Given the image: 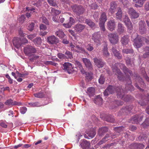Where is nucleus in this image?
<instances>
[{"label": "nucleus", "mask_w": 149, "mask_h": 149, "mask_svg": "<svg viewBox=\"0 0 149 149\" xmlns=\"http://www.w3.org/2000/svg\"><path fill=\"white\" fill-rule=\"evenodd\" d=\"M127 90H130V89L125 87L124 91L121 87H117L116 88L114 86H109L105 90L103 93L105 96H107L109 94H112L116 91L117 93V97L120 98L123 97L124 95V92Z\"/></svg>", "instance_id": "obj_1"}, {"label": "nucleus", "mask_w": 149, "mask_h": 149, "mask_svg": "<svg viewBox=\"0 0 149 149\" xmlns=\"http://www.w3.org/2000/svg\"><path fill=\"white\" fill-rule=\"evenodd\" d=\"M29 105L30 106L33 107H40L42 106L40 105L38 102L29 103Z\"/></svg>", "instance_id": "obj_43"}, {"label": "nucleus", "mask_w": 149, "mask_h": 149, "mask_svg": "<svg viewBox=\"0 0 149 149\" xmlns=\"http://www.w3.org/2000/svg\"><path fill=\"white\" fill-rule=\"evenodd\" d=\"M107 27L109 30L112 31L115 30L116 28V24L114 20H111L108 22L107 23Z\"/></svg>", "instance_id": "obj_16"}, {"label": "nucleus", "mask_w": 149, "mask_h": 149, "mask_svg": "<svg viewBox=\"0 0 149 149\" xmlns=\"http://www.w3.org/2000/svg\"><path fill=\"white\" fill-rule=\"evenodd\" d=\"M96 134V132L94 130H90L88 133V136L92 138H93L94 137L95 135Z\"/></svg>", "instance_id": "obj_46"}, {"label": "nucleus", "mask_w": 149, "mask_h": 149, "mask_svg": "<svg viewBox=\"0 0 149 149\" xmlns=\"http://www.w3.org/2000/svg\"><path fill=\"white\" fill-rule=\"evenodd\" d=\"M47 40V42L51 44H55L59 42L58 39L54 35L48 37Z\"/></svg>", "instance_id": "obj_9"}, {"label": "nucleus", "mask_w": 149, "mask_h": 149, "mask_svg": "<svg viewBox=\"0 0 149 149\" xmlns=\"http://www.w3.org/2000/svg\"><path fill=\"white\" fill-rule=\"evenodd\" d=\"M110 138L109 135V134H106L105 136L98 142L99 145H101L102 144L108 140H110Z\"/></svg>", "instance_id": "obj_27"}, {"label": "nucleus", "mask_w": 149, "mask_h": 149, "mask_svg": "<svg viewBox=\"0 0 149 149\" xmlns=\"http://www.w3.org/2000/svg\"><path fill=\"white\" fill-rule=\"evenodd\" d=\"M26 10L28 12L26 13V16L28 18L30 17L32 13L36 12L35 9L33 8H26Z\"/></svg>", "instance_id": "obj_23"}, {"label": "nucleus", "mask_w": 149, "mask_h": 149, "mask_svg": "<svg viewBox=\"0 0 149 149\" xmlns=\"http://www.w3.org/2000/svg\"><path fill=\"white\" fill-rule=\"evenodd\" d=\"M51 13L52 15H57L60 14L61 11L60 10L55 9V8H51Z\"/></svg>", "instance_id": "obj_36"}, {"label": "nucleus", "mask_w": 149, "mask_h": 149, "mask_svg": "<svg viewBox=\"0 0 149 149\" xmlns=\"http://www.w3.org/2000/svg\"><path fill=\"white\" fill-rule=\"evenodd\" d=\"M55 34L58 37L61 38H63L65 36L64 32L61 29L59 30L58 31L56 32Z\"/></svg>", "instance_id": "obj_33"}, {"label": "nucleus", "mask_w": 149, "mask_h": 149, "mask_svg": "<svg viewBox=\"0 0 149 149\" xmlns=\"http://www.w3.org/2000/svg\"><path fill=\"white\" fill-rule=\"evenodd\" d=\"M42 21V22L45 23L46 24H48V22L46 18L44 17H41Z\"/></svg>", "instance_id": "obj_60"}, {"label": "nucleus", "mask_w": 149, "mask_h": 149, "mask_svg": "<svg viewBox=\"0 0 149 149\" xmlns=\"http://www.w3.org/2000/svg\"><path fill=\"white\" fill-rule=\"evenodd\" d=\"M107 20L106 14L105 13H102L100 19L99 23H104Z\"/></svg>", "instance_id": "obj_26"}, {"label": "nucleus", "mask_w": 149, "mask_h": 149, "mask_svg": "<svg viewBox=\"0 0 149 149\" xmlns=\"http://www.w3.org/2000/svg\"><path fill=\"white\" fill-rule=\"evenodd\" d=\"M24 51L26 55L30 56L32 54L35 53L36 50L34 47L31 46L27 45L24 47Z\"/></svg>", "instance_id": "obj_6"}, {"label": "nucleus", "mask_w": 149, "mask_h": 149, "mask_svg": "<svg viewBox=\"0 0 149 149\" xmlns=\"http://www.w3.org/2000/svg\"><path fill=\"white\" fill-rule=\"evenodd\" d=\"M86 22L87 24L91 28H93L95 26V24L90 19H86Z\"/></svg>", "instance_id": "obj_41"}, {"label": "nucleus", "mask_w": 149, "mask_h": 149, "mask_svg": "<svg viewBox=\"0 0 149 149\" xmlns=\"http://www.w3.org/2000/svg\"><path fill=\"white\" fill-rule=\"evenodd\" d=\"M144 116L143 114L142 113L140 115V116L138 115L134 116L132 119V123L134 124H137L143 118Z\"/></svg>", "instance_id": "obj_13"}, {"label": "nucleus", "mask_w": 149, "mask_h": 149, "mask_svg": "<svg viewBox=\"0 0 149 149\" xmlns=\"http://www.w3.org/2000/svg\"><path fill=\"white\" fill-rule=\"evenodd\" d=\"M143 41H145L146 42L148 43L149 42V41H148L144 37H141L140 39L138 38H136L134 40V45L136 46L137 48H139L142 45V44Z\"/></svg>", "instance_id": "obj_4"}, {"label": "nucleus", "mask_w": 149, "mask_h": 149, "mask_svg": "<svg viewBox=\"0 0 149 149\" xmlns=\"http://www.w3.org/2000/svg\"><path fill=\"white\" fill-rule=\"evenodd\" d=\"M118 11L116 14V18L119 19H121L122 17V10L120 8H118Z\"/></svg>", "instance_id": "obj_35"}, {"label": "nucleus", "mask_w": 149, "mask_h": 149, "mask_svg": "<svg viewBox=\"0 0 149 149\" xmlns=\"http://www.w3.org/2000/svg\"><path fill=\"white\" fill-rule=\"evenodd\" d=\"M123 21L128 29L131 30L133 28V26L129 17L125 15L123 19Z\"/></svg>", "instance_id": "obj_10"}, {"label": "nucleus", "mask_w": 149, "mask_h": 149, "mask_svg": "<svg viewBox=\"0 0 149 149\" xmlns=\"http://www.w3.org/2000/svg\"><path fill=\"white\" fill-rule=\"evenodd\" d=\"M132 146L134 148V149H143L144 148V146L140 143L135 144Z\"/></svg>", "instance_id": "obj_39"}, {"label": "nucleus", "mask_w": 149, "mask_h": 149, "mask_svg": "<svg viewBox=\"0 0 149 149\" xmlns=\"http://www.w3.org/2000/svg\"><path fill=\"white\" fill-rule=\"evenodd\" d=\"M82 60L87 68L89 69H91L92 68V65L91 62L89 59L86 58H83Z\"/></svg>", "instance_id": "obj_22"}, {"label": "nucleus", "mask_w": 149, "mask_h": 149, "mask_svg": "<svg viewBox=\"0 0 149 149\" xmlns=\"http://www.w3.org/2000/svg\"><path fill=\"white\" fill-rule=\"evenodd\" d=\"M117 30L118 32L120 33H123L125 32V28L123 26V24L121 23H118Z\"/></svg>", "instance_id": "obj_25"}, {"label": "nucleus", "mask_w": 149, "mask_h": 149, "mask_svg": "<svg viewBox=\"0 0 149 149\" xmlns=\"http://www.w3.org/2000/svg\"><path fill=\"white\" fill-rule=\"evenodd\" d=\"M76 48L77 49V52H79L82 53H85L86 51L82 47H81L79 45H77Z\"/></svg>", "instance_id": "obj_45"}, {"label": "nucleus", "mask_w": 149, "mask_h": 149, "mask_svg": "<svg viewBox=\"0 0 149 149\" xmlns=\"http://www.w3.org/2000/svg\"><path fill=\"white\" fill-rule=\"evenodd\" d=\"M145 9L146 10H149V2H147L145 5Z\"/></svg>", "instance_id": "obj_64"}, {"label": "nucleus", "mask_w": 149, "mask_h": 149, "mask_svg": "<svg viewBox=\"0 0 149 149\" xmlns=\"http://www.w3.org/2000/svg\"><path fill=\"white\" fill-rule=\"evenodd\" d=\"M132 106L131 105L129 106L128 107H126L125 108L121 110L123 112H127V111H130L132 109Z\"/></svg>", "instance_id": "obj_44"}, {"label": "nucleus", "mask_w": 149, "mask_h": 149, "mask_svg": "<svg viewBox=\"0 0 149 149\" xmlns=\"http://www.w3.org/2000/svg\"><path fill=\"white\" fill-rule=\"evenodd\" d=\"M25 19V17L24 15H22L20 16L18 18V20L20 23H23Z\"/></svg>", "instance_id": "obj_54"}, {"label": "nucleus", "mask_w": 149, "mask_h": 149, "mask_svg": "<svg viewBox=\"0 0 149 149\" xmlns=\"http://www.w3.org/2000/svg\"><path fill=\"white\" fill-rule=\"evenodd\" d=\"M102 99L100 97H97L95 99L94 103L96 104L101 105L102 103Z\"/></svg>", "instance_id": "obj_37"}, {"label": "nucleus", "mask_w": 149, "mask_h": 149, "mask_svg": "<svg viewBox=\"0 0 149 149\" xmlns=\"http://www.w3.org/2000/svg\"><path fill=\"white\" fill-rule=\"evenodd\" d=\"M44 63L45 65L50 64L53 65L54 66H56L57 65H58V64L57 63L53 62L52 61H45Z\"/></svg>", "instance_id": "obj_55"}, {"label": "nucleus", "mask_w": 149, "mask_h": 149, "mask_svg": "<svg viewBox=\"0 0 149 149\" xmlns=\"http://www.w3.org/2000/svg\"><path fill=\"white\" fill-rule=\"evenodd\" d=\"M113 74L117 75V77L120 80H122L123 78V75L119 69H118L115 64L112 65L111 67Z\"/></svg>", "instance_id": "obj_7"}, {"label": "nucleus", "mask_w": 149, "mask_h": 149, "mask_svg": "<svg viewBox=\"0 0 149 149\" xmlns=\"http://www.w3.org/2000/svg\"><path fill=\"white\" fill-rule=\"evenodd\" d=\"M21 41V39L17 37H15L13 40L14 46L17 48L20 47L22 45Z\"/></svg>", "instance_id": "obj_15"}, {"label": "nucleus", "mask_w": 149, "mask_h": 149, "mask_svg": "<svg viewBox=\"0 0 149 149\" xmlns=\"http://www.w3.org/2000/svg\"><path fill=\"white\" fill-rule=\"evenodd\" d=\"M112 51L115 56L118 59H121L122 58L121 55L116 49V47H113L111 49Z\"/></svg>", "instance_id": "obj_21"}, {"label": "nucleus", "mask_w": 149, "mask_h": 149, "mask_svg": "<svg viewBox=\"0 0 149 149\" xmlns=\"http://www.w3.org/2000/svg\"><path fill=\"white\" fill-rule=\"evenodd\" d=\"M90 145L89 142L84 140L81 143L80 146L83 149H88Z\"/></svg>", "instance_id": "obj_19"}, {"label": "nucleus", "mask_w": 149, "mask_h": 149, "mask_svg": "<svg viewBox=\"0 0 149 149\" xmlns=\"http://www.w3.org/2000/svg\"><path fill=\"white\" fill-rule=\"evenodd\" d=\"M105 119L107 121L111 123H113L114 121V118L112 116H109L106 118Z\"/></svg>", "instance_id": "obj_51"}, {"label": "nucleus", "mask_w": 149, "mask_h": 149, "mask_svg": "<svg viewBox=\"0 0 149 149\" xmlns=\"http://www.w3.org/2000/svg\"><path fill=\"white\" fill-rule=\"evenodd\" d=\"M72 8L73 12L78 15L83 14L85 11L84 7L81 5H74Z\"/></svg>", "instance_id": "obj_2"}, {"label": "nucleus", "mask_w": 149, "mask_h": 149, "mask_svg": "<svg viewBox=\"0 0 149 149\" xmlns=\"http://www.w3.org/2000/svg\"><path fill=\"white\" fill-rule=\"evenodd\" d=\"M65 54L68 57L71 58L72 57V54L69 51H66L65 52Z\"/></svg>", "instance_id": "obj_61"}, {"label": "nucleus", "mask_w": 149, "mask_h": 149, "mask_svg": "<svg viewBox=\"0 0 149 149\" xmlns=\"http://www.w3.org/2000/svg\"><path fill=\"white\" fill-rule=\"evenodd\" d=\"M36 33H34L27 36V37L29 39L32 40L33 38L36 37L37 36Z\"/></svg>", "instance_id": "obj_56"}, {"label": "nucleus", "mask_w": 149, "mask_h": 149, "mask_svg": "<svg viewBox=\"0 0 149 149\" xmlns=\"http://www.w3.org/2000/svg\"><path fill=\"white\" fill-rule=\"evenodd\" d=\"M63 69L69 74L72 73L74 70L72 64L69 63H65L63 64Z\"/></svg>", "instance_id": "obj_8"}, {"label": "nucleus", "mask_w": 149, "mask_h": 149, "mask_svg": "<svg viewBox=\"0 0 149 149\" xmlns=\"http://www.w3.org/2000/svg\"><path fill=\"white\" fill-rule=\"evenodd\" d=\"M47 1L51 6L55 7L57 6V1L56 0H47Z\"/></svg>", "instance_id": "obj_42"}, {"label": "nucleus", "mask_w": 149, "mask_h": 149, "mask_svg": "<svg viewBox=\"0 0 149 149\" xmlns=\"http://www.w3.org/2000/svg\"><path fill=\"white\" fill-rule=\"evenodd\" d=\"M35 97L37 98H42L44 96V94L42 92H40L39 93H35L34 94Z\"/></svg>", "instance_id": "obj_48"}, {"label": "nucleus", "mask_w": 149, "mask_h": 149, "mask_svg": "<svg viewBox=\"0 0 149 149\" xmlns=\"http://www.w3.org/2000/svg\"><path fill=\"white\" fill-rule=\"evenodd\" d=\"M75 22V19L72 17H70L69 18V22L72 25Z\"/></svg>", "instance_id": "obj_63"}, {"label": "nucleus", "mask_w": 149, "mask_h": 149, "mask_svg": "<svg viewBox=\"0 0 149 149\" xmlns=\"http://www.w3.org/2000/svg\"><path fill=\"white\" fill-rule=\"evenodd\" d=\"M108 131V128L106 127H103L99 129L98 134L100 136H102L105 133Z\"/></svg>", "instance_id": "obj_20"}, {"label": "nucleus", "mask_w": 149, "mask_h": 149, "mask_svg": "<svg viewBox=\"0 0 149 149\" xmlns=\"http://www.w3.org/2000/svg\"><path fill=\"white\" fill-rule=\"evenodd\" d=\"M104 23H99V26L101 31H104L105 30V29L104 26Z\"/></svg>", "instance_id": "obj_62"}, {"label": "nucleus", "mask_w": 149, "mask_h": 149, "mask_svg": "<svg viewBox=\"0 0 149 149\" xmlns=\"http://www.w3.org/2000/svg\"><path fill=\"white\" fill-rule=\"evenodd\" d=\"M108 37L109 41L112 44H117L119 42V36L116 33L109 34Z\"/></svg>", "instance_id": "obj_3"}, {"label": "nucleus", "mask_w": 149, "mask_h": 149, "mask_svg": "<svg viewBox=\"0 0 149 149\" xmlns=\"http://www.w3.org/2000/svg\"><path fill=\"white\" fill-rule=\"evenodd\" d=\"M129 41L127 36H124L120 40V42L123 45H126L127 44Z\"/></svg>", "instance_id": "obj_29"}, {"label": "nucleus", "mask_w": 149, "mask_h": 149, "mask_svg": "<svg viewBox=\"0 0 149 149\" xmlns=\"http://www.w3.org/2000/svg\"><path fill=\"white\" fill-rule=\"evenodd\" d=\"M40 31H44L47 29L46 26L42 24H40Z\"/></svg>", "instance_id": "obj_58"}, {"label": "nucleus", "mask_w": 149, "mask_h": 149, "mask_svg": "<svg viewBox=\"0 0 149 149\" xmlns=\"http://www.w3.org/2000/svg\"><path fill=\"white\" fill-rule=\"evenodd\" d=\"M128 13L132 18H137L139 16V13L136 11L134 9L130 8L128 10Z\"/></svg>", "instance_id": "obj_11"}, {"label": "nucleus", "mask_w": 149, "mask_h": 149, "mask_svg": "<svg viewBox=\"0 0 149 149\" xmlns=\"http://www.w3.org/2000/svg\"><path fill=\"white\" fill-rule=\"evenodd\" d=\"M124 129V127H115L114 128L115 131L119 133L122 131Z\"/></svg>", "instance_id": "obj_53"}, {"label": "nucleus", "mask_w": 149, "mask_h": 149, "mask_svg": "<svg viewBox=\"0 0 149 149\" xmlns=\"http://www.w3.org/2000/svg\"><path fill=\"white\" fill-rule=\"evenodd\" d=\"M33 41L35 45H38L41 44L42 42V39L40 37H37L35 39H34Z\"/></svg>", "instance_id": "obj_32"}, {"label": "nucleus", "mask_w": 149, "mask_h": 149, "mask_svg": "<svg viewBox=\"0 0 149 149\" xmlns=\"http://www.w3.org/2000/svg\"><path fill=\"white\" fill-rule=\"evenodd\" d=\"M86 49L89 51H91L94 49V48L92 44H89L85 46Z\"/></svg>", "instance_id": "obj_49"}, {"label": "nucleus", "mask_w": 149, "mask_h": 149, "mask_svg": "<svg viewBox=\"0 0 149 149\" xmlns=\"http://www.w3.org/2000/svg\"><path fill=\"white\" fill-rule=\"evenodd\" d=\"M105 80V79L104 75L103 74H102L101 75L98 80L99 83L100 84H102L104 83Z\"/></svg>", "instance_id": "obj_47"}, {"label": "nucleus", "mask_w": 149, "mask_h": 149, "mask_svg": "<svg viewBox=\"0 0 149 149\" xmlns=\"http://www.w3.org/2000/svg\"><path fill=\"white\" fill-rule=\"evenodd\" d=\"M142 127L146 128L149 126V118H147L141 125Z\"/></svg>", "instance_id": "obj_40"}, {"label": "nucleus", "mask_w": 149, "mask_h": 149, "mask_svg": "<svg viewBox=\"0 0 149 149\" xmlns=\"http://www.w3.org/2000/svg\"><path fill=\"white\" fill-rule=\"evenodd\" d=\"M93 61L95 65L99 68H102L105 64L104 63L101 59H98L97 58H93Z\"/></svg>", "instance_id": "obj_12"}, {"label": "nucleus", "mask_w": 149, "mask_h": 149, "mask_svg": "<svg viewBox=\"0 0 149 149\" xmlns=\"http://www.w3.org/2000/svg\"><path fill=\"white\" fill-rule=\"evenodd\" d=\"M58 57L60 59L63 60L66 58V56L62 53H58L57 55Z\"/></svg>", "instance_id": "obj_50"}, {"label": "nucleus", "mask_w": 149, "mask_h": 149, "mask_svg": "<svg viewBox=\"0 0 149 149\" xmlns=\"http://www.w3.org/2000/svg\"><path fill=\"white\" fill-rule=\"evenodd\" d=\"M20 111L21 113L24 114L27 111V108L25 107H22L20 108Z\"/></svg>", "instance_id": "obj_57"}, {"label": "nucleus", "mask_w": 149, "mask_h": 149, "mask_svg": "<svg viewBox=\"0 0 149 149\" xmlns=\"http://www.w3.org/2000/svg\"><path fill=\"white\" fill-rule=\"evenodd\" d=\"M120 65V68L123 69V71L125 74L127 73H129L130 74H132V71L131 70H128V69L126 67L124 64H121Z\"/></svg>", "instance_id": "obj_30"}, {"label": "nucleus", "mask_w": 149, "mask_h": 149, "mask_svg": "<svg viewBox=\"0 0 149 149\" xmlns=\"http://www.w3.org/2000/svg\"><path fill=\"white\" fill-rule=\"evenodd\" d=\"M34 27V24L33 23H32L30 24L28 26V29L30 31H32L33 30Z\"/></svg>", "instance_id": "obj_59"}, {"label": "nucleus", "mask_w": 149, "mask_h": 149, "mask_svg": "<svg viewBox=\"0 0 149 149\" xmlns=\"http://www.w3.org/2000/svg\"><path fill=\"white\" fill-rule=\"evenodd\" d=\"M102 53L103 56L105 57H107L109 55V53L108 51V48L106 46L104 47L102 50Z\"/></svg>", "instance_id": "obj_34"}, {"label": "nucleus", "mask_w": 149, "mask_h": 149, "mask_svg": "<svg viewBox=\"0 0 149 149\" xmlns=\"http://www.w3.org/2000/svg\"><path fill=\"white\" fill-rule=\"evenodd\" d=\"M92 38L94 41L97 46H98L100 45L101 36L100 32H98L94 33L93 35Z\"/></svg>", "instance_id": "obj_5"}, {"label": "nucleus", "mask_w": 149, "mask_h": 149, "mask_svg": "<svg viewBox=\"0 0 149 149\" xmlns=\"http://www.w3.org/2000/svg\"><path fill=\"white\" fill-rule=\"evenodd\" d=\"M146 0H133V1L135 3H137L139 4L138 5L136 4L135 5V7H141L144 3V2L146 1Z\"/></svg>", "instance_id": "obj_31"}, {"label": "nucleus", "mask_w": 149, "mask_h": 149, "mask_svg": "<svg viewBox=\"0 0 149 149\" xmlns=\"http://www.w3.org/2000/svg\"><path fill=\"white\" fill-rule=\"evenodd\" d=\"M146 24L144 21H141L139 22V29L140 33L142 34L145 33L146 31L145 28Z\"/></svg>", "instance_id": "obj_14"}, {"label": "nucleus", "mask_w": 149, "mask_h": 149, "mask_svg": "<svg viewBox=\"0 0 149 149\" xmlns=\"http://www.w3.org/2000/svg\"><path fill=\"white\" fill-rule=\"evenodd\" d=\"M85 27L84 25L80 24H78L75 26L74 28L76 32L80 33L82 31Z\"/></svg>", "instance_id": "obj_17"}, {"label": "nucleus", "mask_w": 149, "mask_h": 149, "mask_svg": "<svg viewBox=\"0 0 149 149\" xmlns=\"http://www.w3.org/2000/svg\"><path fill=\"white\" fill-rule=\"evenodd\" d=\"M117 7L116 3L114 2H112L110 5V8L109 10V12L111 14L115 12L116 8Z\"/></svg>", "instance_id": "obj_24"}, {"label": "nucleus", "mask_w": 149, "mask_h": 149, "mask_svg": "<svg viewBox=\"0 0 149 149\" xmlns=\"http://www.w3.org/2000/svg\"><path fill=\"white\" fill-rule=\"evenodd\" d=\"M95 89L94 88L91 87L87 89V92L89 97L93 96L94 95Z\"/></svg>", "instance_id": "obj_28"}, {"label": "nucleus", "mask_w": 149, "mask_h": 149, "mask_svg": "<svg viewBox=\"0 0 149 149\" xmlns=\"http://www.w3.org/2000/svg\"><path fill=\"white\" fill-rule=\"evenodd\" d=\"M92 73L91 72L86 73V81H89L92 79Z\"/></svg>", "instance_id": "obj_38"}, {"label": "nucleus", "mask_w": 149, "mask_h": 149, "mask_svg": "<svg viewBox=\"0 0 149 149\" xmlns=\"http://www.w3.org/2000/svg\"><path fill=\"white\" fill-rule=\"evenodd\" d=\"M122 52L124 53L128 54L132 53L133 52V50L132 49H124L123 50Z\"/></svg>", "instance_id": "obj_52"}, {"label": "nucleus", "mask_w": 149, "mask_h": 149, "mask_svg": "<svg viewBox=\"0 0 149 149\" xmlns=\"http://www.w3.org/2000/svg\"><path fill=\"white\" fill-rule=\"evenodd\" d=\"M7 105H17L18 106H21L22 104L20 102H17L16 101H13L11 99L8 100L5 103Z\"/></svg>", "instance_id": "obj_18"}]
</instances>
